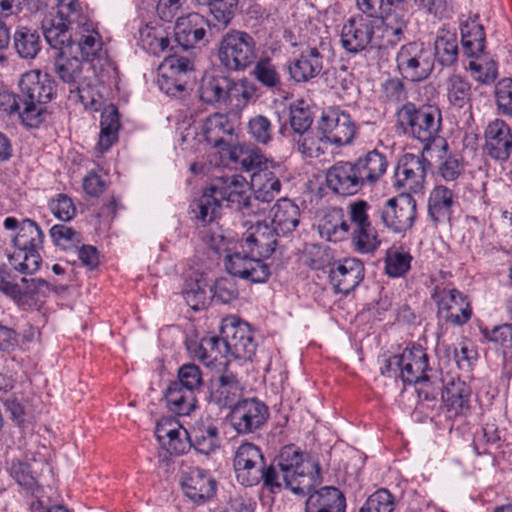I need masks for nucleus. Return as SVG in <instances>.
<instances>
[{"instance_id": "nucleus-1", "label": "nucleus", "mask_w": 512, "mask_h": 512, "mask_svg": "<svg viewBox=\"0 0 512 512\" xmlns=\"http://www.w3.org/2000/svg\"><path fill=\"white\" fill-rule=\"evenodd\" d=\"M260 476L257 485L261 483L273 494L285 487L294 494L305 495L322 481L319 462L294 445L283 447L275 461L265 463Z\"/></svg>"}, {"instance_id": "nucleus-2", "label": "nucleus", "mask_w": 512, "mask_h": 512, "mask_svg": "<svg viewBox=\"0 0 512 512\" xmlns=\"http://www.w3.org/2000/svg\"><path fill=\"white\" fill-rule=\"evenodd\" d=\"M393 20L382 22L379 26L376 21L363 15L350 17L343 25L340 42L344 50L357 54L370 49L387 48L396 45L406 29V20L402 16H395Z\"/></svg>"}, {"instance_id": "nucleus-3", "label": "nucleus", "mask_w": 512, "mask_h": 512, "mask_svg": "<svg viewBox=\"0 0 512 512\" xmlns=\"http://www.w3.org/2000/svg\"><path fill=\"white\" fill-rule=\"evenodd\" d=\"M395 116L396 127L404 135L422 142L423 152L431 150L440 143L442 113L437 106L429 104L417 106L413 102H406L396 110Z\"/></svg>"}, {"instance_id": "nucleus-4", "label": "nucleus", "mask_w": 512, "mask_h": 512, "mask_svg": "<svg viewBox=\"0 0 512 512\" xmlns=\"http://www.w3.org/2000/svg\"><path fill=\"white\" fill-rule=\"evenodd\" d=\"M19 87L21 122L26 127L37 128L48 114L46 104L56 95V82L48 73L30 70L21 76Z\"/></svg>"}, {"instance_id": "nucleus-5", "label": "nucleus", "mask_w": 512, "mask_h": 512, "mask_svg": "<svg viewBox=\"0 0 512 512\" xmlns=\"http://www.w3.org/2000/svg\"><path fill=\"white\" fill-rule=\"evenodd\" d=\"M203 386V374L199 366L194 363L181 365L177 379L171 381L165 391L167 407L177 415H189L196 408V393Z\"/></svg>"}, {"instance_id": "nucleus-6", "label": "nucleus", "mask_w": 512, "mask_h": 512, "mask_svg": "<svg viewBox=\"0 0 512 512\" xmlns=\"http://www.w3.org/2000/svg\"><path fill=\"white\" fill-rule=\"evenodd\" d=\"M257 57V43L246 31H227L217 46V59L227 71L243 72L255 63Z\"/></svg>"}, {"instance_id": "nucleus-7", "label": "nucleus", "mask_w": 512, "mask_h": 512, "mask_svg": "<svg viewBox=\"0 0 512 512\" xmlns=\"http://www.w3.org/2000/svg\"><path fill=\"white\" fill-rule=\"evenodd\" d=\"M56 15L42 22L43 34L51 47L71 44L73 36L70 30L87 26V17L78 0H58Z\"/></svg>"}, {"instance_id": "nucleus-8", "label": "nucleus", "mask_w": 512, "mask_h": 512, "mask_svg": "<svg viewBox=\"0 0 512 512\" xmlns=\"http://www.w3.org/2000/svg\"><path fill=\"white\" fill-rule=\"evenodd\" d=\"M53 48L58 50L54 57V72L57 77L71 87V93L76 92L86 109L99 111L102 106L100 97L95 98L89 89L82 87L84 64L78 57L71 55L72 43Z\"/></svg>"}, {"instance_id": "nucleus-9", "label": "nucleus", "mask_w": 512, "mask_h": 512, "mask_svg": "<svg viewBox=\"0 0 512 512\" xmlns=\"http://www.w3.org/2000/svg\"><path fill=\"white\" fill-rule=\"evenodd\" d=\"M210 190L216 194L220 203L227 205L243 216L257 215L262 209L253 200L250 183L241 175L216 176L210 182Z\"/></svg>"}, {"instance_id": "nucleus-10", "label": "nucleus", "mask_w": 512, "mask_h": 512, "mask_svg": "<svg viewBox=\"0 0 512 512\" xmlns=\"http://www.w3.org/2000/svg\"><path fill=\"white\" fill-rule=\"evenodd\" d=\"M0 291L11 298L22 309L39 308L52 291V286L41 278H11L0 270Z\"/></svg>"}, {"instance_id": "nucleus-11", "label": "nucleus", "mask_w": 512, "mask_h": 512, "mask_svg": "<svg viewBox=\"0 0 512 512\" xmlns=\"http://www.w3.org/2000/svg\"><path fill=\"white\" fill-rule=\"evenodd\" d=\"M370 208V204L362 199L351 202L347 207L349 234L355 250L360 253H373L381 243L369 219Z\"/></svg>"}, {"instance_id": "nucleus-12", "label": "nucleus", "mask_w": 512, "mask_h": 512, "mask_svg": "<svg viewBox=\"0 0 512 512\" xmlns=\"http://www.w3.org/2000/svg\"><path fill=\"white\" fill-rule=\"evenodd\" d=\"M220 334L223 351L235 359L251 360L255 355L257 343L248 323L234 316L223 319Z\"/></svg>"}, {"instance_id": "nucleus-13", "label": "nucleus", "mask_w": 512, "mask_h": 512, "mask_svg": "<svg viewBox=\"0 0 512 512\" xmlns=\"http://www.w3.org/2000/svg\"><path fill=\"white\" fill-rule=\"evenodd\" d=\"M421 155L412 153L404 154L398 161L394 172V187L402 190L401 194H419L423 193L427 170L431 163Z\"/></svg>"}, {"instance_id": "nucleus-14", "label": "nucleus", "mask_w": 512, "mask_h": 512, "mask_svg": "<svg viewBox=\"0 0 512 512\" xmlns=\"http://www.w3.org/2000/svg\"><path fill=\"white\" fill-rule=\"evenodd\" d=\"M431 298L437 305V316L445 323L462 326L472 316V307L466 295L456 288L433 289Z\"/></svg>"}, {"instance_id": "nucleus-15", "label": "nucleus", "mask_w": 512, "mask_h": 512, "mask_svg": "<svg viewBox=\"0 0 512 512\" xmlns=\"http://www.w3.org/2000/svg\"><path fill=\"white\" fill-rule=\"evenodd\" d=\"M317 128L320 139L336 147L351 144L357 133V125L351 115L340 108L323 111Z\"/></svg>"}, {"instance_id": "nucleus-16", "label": "nucleus", "mask_w": 512, "mask_h": 512, "mask_svg": "<svg viewBox=\"0 0 512 512\" xmlns=\"http://www.w3.org/2000/svg\"><path fill=\"white\" fill-rule=\"evenodd\" d=\"M400 74L412 82L427 79L434 67L431 52L423 43L410 42L403 45L396 56Z\"/></svg>"}, {"instance_id": "nucleus-17", "label": "nucleus", "mask_w": 512, "mask_h": 512, "mask_svg": "<svg viewBox=\"0 0 512 512\" xmlns=\"http://www.w3.org/2000/svg\"><path fill=\"white\" fill-rule=\"evenodd\" d=\"M193 70L194 63L191 59L167 55L159 65L157 84L167 95L178 96L185 91Z\"/></svg>"}, {"instance_id": "nucleus-18", "label": "nucleus", "mask_w": 512, "mask_h": 512, "mask_svg": "<svg viewBox=\"0 0 512 512\" xmlns=\"http://www.w3.org/2000/svg\"><path fill=\"white\" fill-rule=\"evenodd\" d=\"M378 216L384 227L394 233H405L416 220V200L408 194L390 198L378 209Z\"/></svg>"}, {"instance_id": "nucleus-19", "label": "nucleus", "mask_w": 512, "mask_h": 512, "mask_svg": "<svg viewBox=\"0 0 512 512\" xmlns=\"http://www.w3.org/2000/svg\"><path fill=\"white\" fill-rule=\"evenodd\" d=\"M265 463L264 455L258 446L253 443L241 444L233 459L237 481L246 487L257 485Z\"/></svg>"}, {"instance_id": "nucleus-20", "label": "nucleus", "mask_w": 512, "mask_h": 512, "mask_svg": "<svg viewBox=\"0 0 512 512\" xmlns=\"http://www.w3.org/2000/svg\"><path fill=\"white\" fill-rule=\"evenodd\" d=\"M230 422L239 434H249L260 429L268 420V407L256 398L244 399L234 405Z\"/></svg>"}, {"instance_id": "nucleus-21", "label": "nucleus", "mask_w": 512, "mask_h": 512, "mask_svg": "<svg viewBox=\"0 0 512 512\" xmlns=\"http://www.w3.org/2000/svg\"><path fill=\"white\" fill-rule=\"evenodd\" d=\"M484 151L499 162H506L512 157V129L504 119L495 118L485 127Z\"/></svg>"}, {"instance_id": "nucleus-22", "label": "nucleus", "mask_w": 512, "mask_h": 512, "mask_svg": "<svg viewBox=\"0 0 512 512\" xmlns=\"http://www.w3.org/2000/svg\"><path fill=\"white\" fill-rule=\"evenodd\" d=\"M181 488L192 502L203 504L216 494L217 482L209 471L190 467L181 474Z\"/></svg>"}, {"instance_id": "nucleus-23", "label": "nucleus", "mask_w": 512, "mask_h": 512, "mask_svg": "<svg viewBox=\"0 0 512 512\" xmlns=\"http://www.w3.org/2000/svg\"><path fill=\"white\" fill-rule=\"evenodd\" d=\"M225 268L232 277L252 283H264L271 275L270 266L246 253L234 252L225 257Z\"/></svg>"}, {"instance_id": "nucleus-24", "label": "nucleus", "mask_w": 512, "mask_h": 512, "mask_svg": "<svg viewBox=\"0 0 512 512\" xmlns=\"http://www.w3.org/2000/svg\"><path fill=\"white\" fill-rule=\"evenodd\" d=\"M356 174L351 161H337L326 170V187L337 196L356 195L363 189Z\"/></svg>"}, {"instance_id": "nucleus-25", "label": "nucleus", "mask_w": 512, "mask_h": 512, "mask_svg": "<svg viewBox=\"0 0 512 512\" xmlns=\"http://www.w3.org/2000/svg\"><path fill=\"white\" fill-rule=\"evenodd\" d=\"M365 268L357 258L334 262L329 270V280L337 293L348 294L364 279Z\"/></svg>"}, {"instance_id": "nucleus-26", "label": "nucleus", "mask_w": 512, "mask_h": 512, "mask_svg": "<svg viewBox=\"0 0 512 512\" xmlns=\"http://www.w3.org/2000/svg\"><path fill=\"white\" fill-rule=\"evenodd\" d=\"M401 373L399 374L404 384H419L429 382L430 371L428 355L419 346L405 348L400 354Z\"/></svg>"}, {"instance_id": "nucleus-27", "label": "nucleus", "mask_w": 512, "mask_h": 512, "mask_svg": "<svg viewBox=\"0 0 512 512\" xmlns=\"http://www.w3.org/2000/svg\"><path fill=\"white\" fill-rule=\"evenodd\" d=\"M210 22L202 14L191 12L178 17L174 27L175 40L185 50L204 40Z\"/></svg>"}, {"instance_id": "nucleus-28", "label": "nucleus", "mask_w": 512, "mask_h": 512, "mask_svg": "<svg viewBox=\"0 0 512 512\" xmlns=\"http://www.w3.org/2000/svg\"><path fill=\"white\" fill-rule=\"evenodd\" d=\"M280 235L276 231V227L257 222L244 234L241 246L259 257L268 258L275 251L278 243L277 237Z\"/></svg>"}, {"instance_id": "nucleus-29", "label": "nucleus", "mask_w": 512, "mask_h": 512, "mask_svg": "<svg viewBox=\"0 0 512 512\" xmlns=\"http://www.w3.org/2000/svg\"><path fill=\"white\" fill-rule=\"evenodd\" d=\"M201 130L207 143L213 147L228 150L233 145L235 126L226 114L214 113L208 116Z\"/></svg>"}, {"instance_id": "nucleus-30", "label": "nucleus", "mask_w": 512, "mask_h": 512, "mask_svg": "<svg viewBox=\"0 0 512 512\" xmlns=\"http://www.w3.org/2000/svg\"><path fill=\"white\" fill-rule=\"evenodd\" d=\"M305 495V512H346V497L337 487H313Z\"/></svg>"}, {"instance_id": "nucleus-31", "label": "nucleus", "mask_w": 512, "mask_h": 512, "mask_svg": "<svg viewBox=\"0 0 512 512\" xmlns=\"http://www.w3.org/2000/svg\"><path fill=\"white\" fill-rule=\"evenodd\" d=\"M190 446L197 453L209 456L220 447L218 427L210 417L197 420L189 429Z\"/></svg>"}, {"instance_id": "nucleus-32", "label": "nucleus", "mask_w": 512, "mask_h": 512, "mask_svg": "<svg viewBox=\"0 0 512 512\" xmlns=\"http://www.w3.org/2000/svg\"><path fill=\"white\" fill-rule=\"evenodd\" d=\"M351 163L362 188L376 184L384 176L388 167L386 155L376 149L359 156Z\"/></svg>"}, {"instance_id": "nucleus-33", "label": "nucleus", "mask_w": 512, "mask_h": 512, "mask_svg": "<svg viewBox=\"0 0 512 512\" xmlns=\"http://www.w3.org/2000/svg\"><path fill=\"white\" fill-rule=\"evenodd\" d=\"M323 69V55L317 47H308L288 65V72L296 83L316 78Z\"/></svg>"}, {"instance_id": "nucleus-34", "label": "nucleus", "mask_w": 512, "mask_h": 512, "mask_svg": "<svg viewBox=\"0 0 512 512\" xmlns=\"http://www.w3.org/2000/svg\"><path fill=\"white\" fill-rule=\"evenodd\" d=\"M239 85L223 75H205L199 87L200 99L208 104L224 103L239 92Z\"/></svg>"}, {"instance_id": "nucleus-35", "label": "nucleus", "mask_w": 512, "mask_h": 512, "mask_svg": "<svg viewBox=\"0 0 512 512\" xmlns=\"http://www.w3.org/2000/svg\"><path fill=\"white\" fill-rule=\"evenodd\" d=\"M471 388L464 381L452 379L442 390L441 398L450 418L464 416L470 410Z\"/></svg>"}, {"instance_id": "nucleus-36", "label": "nucleus", "mask_w": 512, "mask_h": 512, "mask_svg": "<svg viewBox=\"0 0 512 512\" xmlns=\"http://www.w3.org/2000/svg\"><path fill=\"white\" fill-rule=\"evenodd\" d=\"M437 151L436 173L445 182H456L465 173V162L461 154L451 152L445 139L432 148Z\"/></svg>"}, {"instance_id": "nucleus-37", "label": "nucleus", "mask_w": 512, "mask_h": 512, "mask_svg": "<svg viewBox=\"0 0 512 512\" xmlns=\"http://www.w3.org/2000/svg\"><path fill=\"white\" fill-rule=\"evenodd\" d=\"M452 189L445 185H436L428 197V216L435 225L449 222L456 203Z\"/></svg>"}, {"instance_id": "nucleus-38", "label": "nucleus", "mask_w": 512, "mask_h": 512, "mask_svg": "<svg viewBox=\"0 0 512 512\" xmlns=\"http://www.w3.org/2000/svg\"><path fill=\"white\" fill-rule=\"evenodd\" d=\"M280 169L271 167L260 169L255 174H251L250 187L254 192L253 200L259 205V202H271L281 190V182L277 175Z\"/></svg>"}, {"instance_id": "nucleus-39", "label": "nucleus", "mask_w": 512, "mask_h": 512, "mask_svg": "<svg viewBox=\"0 0 512 512\" xmlns=\"http://www.w3.org/2000/svg\"><path fill=\"white\" fill-rule=\"evenodd\" d=\"M230 158L240 164L241 170L255 174L260 169H280L281 165L269 161L260 148L254 145H240L230 150Z\"/></svg>"}, {"instance_id": "nucleus-40", "label": "nucleus", "mask_w": 512, "mask_h": 512, "mask_svg": "<svg viewBox=\"0 0 512 512\" xmlns=\"http://www.w3.org/2000/svg\"><path fill=\"white\" fill-rule=\"evenodd\" d=\"M269 216L272 225L279 234L287 235L294 231L299 224L300 209L287 198L279 199L270 209Z\"/></svg>"}, {"instance_id": "nucleus-41", "label": "nucleus", "mask_w": 512, "mask_h": 512, "mask_svg": "<svg viewBox=\"0 0 512 512\" xmlns=\"http://www.w3.org/2000/svg\"><path fill=\"white\" fill-rule=\"evenodd\" d=\"M121 128L120 114L114 104L106 105L101 112L100 134L97 149L104 153L108 151L117 141Z\"/></svg>"}, {"instance_id": "nucleus-42", "label": "nucleus", "mask_w": 512, "mask_h": 512, "mask_svg": "<svg viewBox=\"0 0 512 512\" xmlns=\"http://www.w3.org/2000/svg\"><path fill=\"white\" fill-rule=\"evenodd\" d=\"M186 348L194 359L199 360L206 366L213 365L218 361L219 356H227L223 351L221 335L220 337H203L200 341L189 340L186 342Z\"/></svg>"}, {"instance_id": "nucleus-43", "label": "nucleus", "mask_w": 512, "mask_h": 512, "mask_svg": "<svg viewBox=\"0 0 512 512\" xmlns=\"http://www.w3.org/2000/svg\"><path fill=\"white\" fill-rule=\"evenodd\" d=\"M459 55L458 40L455 32L445 28L437 32L434 42V57L442 67L457 65Z\"/></svg>"}, {"instance_id": "nucleus-44", "label": "nucleus", "mask_w": 512, "mask_h": 512, "mask_svg": "<svg viewBox=\"0 0 512 512\" xmlns=\"http://www.w3.org/2000/svg\"><path fill=\"white\" fill-rule=\"evenodd\" d=\"M313 115L304 101L293 103L288 108V119L279 128V133L288 138L300 132L312 129Z\"/></svg>"}, {"instance_id": "nucleus-45", "label": "nucleus", "mask_w": 512, "mask_h": 512, "mask_svg": "<svg viewBox=\"0 0 512 512\" xmlns=\"http://www.w3.org/2000/svg\"><path fill=\"white\" fill-rule=\"evenodd\" d=\"M12 41L16 53L22 59H34L42 49L39 32L27 26H17Z\"/></svg>"}, {"instance_id": "nucleus-46", "label": "nucleus", "mask_w": 512, "mask_h": 512, "mask_svg": "<svg viewBox=\"0 0 512 512\" xmlns=\"http://www.w3.org/2000/svg\"><path fill=\"white\" fill-rule=\"evenodd\" d=\"M461 42L465 54L479 56L483 54L486 43L484 27L478 22V16L469 18L461 24Z\"/></svg>"}, {"instance_id": "nucleus-47", "label": "nucleus", "mask_w": 512, "mask_h": 512, "mask_svg": "<svg viewBox=\"0 0 512 512\" xmlns=\"http://www.w3.org/2000/svg\"><path fill=\"white\" fill-rule=\"evenodd\" d=\"M219 384L212 393V399L219 407L233 408L235 404L240 402L238 398L241 396L242 388L237 377L229 371H225L218 380Z\"/></svg>"}, {"instance_id": "nucleus-48", "label": "nucleus", "mask_w": 512, "mask_h": 512, "mask_svg": "<svg viewBox=\"0 0 512 512\" xmlns=\"http://www.w3.org/2000/svg\"><path fill=\"white\" fill-rule=\"evenodd\" d=\"M198 5L208 8L213 26L226 29L236 15L239 0H195Z\"/></svg>"}, {"instance_id": "nucleus-49", "label": "nucleus", "mask_w": 512, "mask_h": 512, "mask_svg": "<svg viewBox=\"0 0 512 512\" xmlns=\"http://www.w3.org/2000/svg\"><path fill=\"white\" fill-rule=\"evenodd\" d=\"M90 24L80 27L79 37L75 34L72 46L77 45V49L81 52L82 57L89 62L100 59L102 53V40L97 31L90 29Z\"/></svg>"}, {"instance_id": "nucleus-50", "label": "nucleus", "mask_w": 512, "mask_h": 512, "mask_svg": "<svg viewBox=\"0 0 512 512\" xmlns=\"http://www.w3.org/2000/svg\"><path fill=\"white\" fill-rule=\"evenodd\" d=\"M449 103L456 108L471 106L472 89L470 82L460 74H451L446 81Z\"/></svg>"}, {"instance_id": "nucleus-51", "label": "nucleus", "mask_w": 512, "mask_h": 512, "mask_svg": "<svg viewBox=\"0 0 512 512\" xmlns=\"http://www.w3.org/2000/svg\"><path fill=\"white\" fill-rule=\"evenodd\" d=\"M221 203L216 194L210 190V185L205 188L203 194L192 205L195 217L203 225L210 224L219 215Z\"/></svg>"}, {"instance_id": "nucleus-52", "label": "nucleus", "mask_w": 512, "mask_h": 512, "mask_svg": "<svg viewBox=\"0 0 512 512\" xmlns=\"http://www.w3.org/2000/svg\"><path fill=\"white\" fill-rule=\"evenodd\" d=\"M44 234L36 222L30 219H23L20 229L13 238L12 242L15 250L42 248Z\"/></svg>"}, {"instance_id": "nucleus-53", "label": "nucleus", "mask_w": 512, "mask_h": 512, "mask_svg": "<svg viewBox=\"0 0 512 512\" xmlns=\"http://www.w3.org/2000/svg\"><path fill=\"white\" fill-rule=\"evenodd\" d=\"M251 75L262 86L270 90H279L281 87V76L276 66L269 57H261L256 59Z\"/></svg>"}, {"instance_id": "nucleus-54", "label": "nucleus", "mask_w": 512, "mask_h": 512, "mask_svg": "<svg viewBox=\"0 0 512 512\" xmlns=\"http://www.w3.org/2000/svg\"><path fill=\"white\" fill-rule=\"evenodd\" d=\"M321 233L326 234L330 241H340L350 232V225L344 219L342 209H333L326 214L321 224Z\"/></svg>"}, {"instance_id": "nucleus-55", "label": "nucleus", "mask_w": 512, "mask_h": 512, "mask_svg": "<svg viewBox=\"0 0 512 512\" xmlns=\"http://www.w3.org/2000/svg\"><path fill=\"white\" fill-rule=\"evenodd\" d=\"M39 249L40 248L14 250V252L9 255V262L15 270L23 274H33L39 270L42 263Z\"/></svg>"}, {"instance_id": "nucleus-56", "label": "nucleus", "mask_w": 512, "mask_h": 512, "mask_svg": "<svg viewBox=\"0 0 512 512\" xmlns=\"http://www.w3.org/2000/svg\"><path fill=\"white\" fill-rule=\"evenodd\" d=\"M473 57L475 60L469 62L468 68L474 80L484 85L494 83L498 77L497 62L482 54Z\"/></svg>"}, {"instance_id": "nucleus-57", "label": "nucleus", "mask_w": 512, "mask_h": 512, "mask_svg": "<svg viewBox=\"0 0 512 512\" xmlns=\"http://www.w3.org/2000/svg\"><path fill=\"white\" fill-rule=\"evenodd\" d=\"M497 114L512 120V78L499 80L494 89Z\"/></svg>"}, {"instance_id": "nucleus-58", "label": "nucleus", "mask_w": 512, "mask_h": 512, "mask_svg": "<svg viewBox=\"0 0 512 512\" xmlns=\"http://www.w3.org/2000/svg\"><path fill=\"white\" fill-rule=\"evenodd\" d=\"M395 497L386 488H380L368 496L358 512H393Z\"/></svg>"}, {"instance_id": "nucleus-59", "label": "nucleus", "mask_w": 512, "mask_h": 512, "mask_svg": "<svg viewBox=\"0 0 512 512\" xmlns=\"http://www.w3.org/2000/svg\"><path fill=\"white\" fill-rule=\"evenodd\" d=\"M247 129L251 139L258 144L268 145L273 140V125L264 115H256L250 118Z\"/></svg>"}, {"instance_id": "nucleus-60", "label": "nucleus", "mask_w": 512, "mask_h": 512, "mask_svg": "<svg viewBox=\"0 0 512 512\" xmlns=\"http://www.w3.org/2000/svg\"><path fill=\"white\" fill-rule=\"evenodd\" d=\"M141 44L148 53L160 56L168 51L170 40L163 31L147 28L141 32Z\"/></svg>"}, {"instance_id": "nucleus-61", "label": "nucleus", "mask_w": 512, "mask_h": 512, "mask_svg": "<svg viewBox=\"0 0 512 512\" xmlns=\"http://www.w3.org/2000/svg\"><path fill=\"white\" fill-rule=\"evenodd\" d=\"M412 256L408 252L389 249L385 257V272L390 277H400L410 269Z\"/></svg>"}, {"instance_id": "nucleus-62", "label": "nucleus", "mask_w": 512, "mask_h": 512, "mask_svg": "<svg viewBox=\"0 0 512 512\" xmlns=\"http://www.w3.org/2000/svg\"><path fill=\"white\" fill-rule=\"evenodd\" d=\"M357 8L366 15L367 18H380L383 22L393 20L398 14H391V3L388 0H356Z\"/></svg>"}, {"instance_id": "nucleus-63", "label": "nucleus", "mask_w": 512, "mask_h": 512, "mask_svg": "<svg viewBox=\"0 0 512 512\" xmlns=\"http://www.w3.org/2000/svg\"><path fill=\"white\" fill-rule=\"evenodd\" d=\"M50 236L53 242L64 250L78 248L82 242L81 234L64 224L52 226Z\"/></svg>"}, {"instance_id": "nucleus-64", "label": "nucleus", "mask_w": 512, "mask_h": 512, "mask_svg": "<svg viewBox=\"0 0 512 512\" xmlns=\"http://www.w3.org/2000/svg\"><path fill=\"white\" fill-rule=\"evenodd\" d=\"M213 299L221 303H230L238 298L239 291L233 277H221L210 288Z\"/></svg>"}]
</instances>
